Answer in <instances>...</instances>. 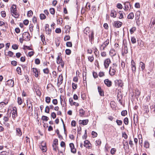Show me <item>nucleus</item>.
<instances>
[{
    "label": "nucleus",
    "instance_id": "f257e3e1",
    "mask_svg": "<svg viewBox=\"0 0 155 155\" xmlns=\"http://www.w3.org/2000/svg\"><path fill=\"white\" fill-rule=\"evenodd\" d=\"M22 37L24 38V41H28L30 40V35L28 32H25L22 34Z\"/></svg>",
    "mask_w": 155,
    "mask_h": 155
},
{
    "label": "nucleus",
    "instance_id": "f03ea898",
    "mask_svg": "<svg viewBox=\"0 0 155 155\" xmlns=\"http://www.w3.org/2000/svg\"><path fill=\"white\" fill-rule=\"evenodd\" d=\"M116 69V68L114 66L110 67L109 73L110 75L113 76L115 74Z\"/></svg>",
    "mask_w": 155,
    "mask_h": 155
},
{
    "label": "nucleus",
    "instance_id": "7ed1b4c3",
    "mask_svg": "<svg viewBox=\"0 0 155 155\" xmlns=\"http://www.w3.org/2000/svg\"><path fill=\"white\" fill-rule=\"evenodd\" d=\"M94 31L93 30L90 31V33L88 35L89 41L92 43V41L94 40Z\"/></svg>",
    "mask_w": 155,
    "mask_h": 155
},
{
    "label": "nucleus",
    "instance_id": "20e7f679",
    "mask_svg": "<svg viewBox=\"0 0 155 155\" xmlns=\"http://www.w3.org/2000/svg\"><path fill=\"white\" fill-rule=\"evenodd\" d=\"M124 9L125 11H127L131 8V6L129 2H127L124 3Z\"/></svg>",
    "mask_w": 155,
    "mask_h": 155
},
{
    "label": "nucleus",
    "instance_id": "39448f33",
    "mask_svg": "<svg viewBox=\"0 0 155 155\" xmlns=\"http://www.w3.org/2000/svg\"><path fill=\"white\" fill-rule=\"evenodd\" d=\"M110 63L111 61L110 58H107L104 61V65L105 68H108Z\"/></svg>",
    "mask_w": 155,
    "mask_h": 155
},
{
    "label": "nucleus",
    "instance_id": "423d86ee",
    "mask_svg": "<svg viewBox=\"0 0 155 155\" xmlns=\"http://www.w3.org/2000/svg\"><path fill=\"white\" fill-rule=\"evenodd\" d=\"M114 83L116 86L122 87L123 86L122 81L120 80H116L114 81Z\"/></svg>",
    "mask_w": 155,
    "mask_h": 155
},
{
    "label": "nucleus",
    "instance_id": "0eeeda50",
    "mask_svg": "<svg viewBox=\"0 0 155 155\" xmlns=\"http://www.w3.org/2000/svg\"><path fill=\"white\" fill-rule=\"evenodd\" d=\"M13 111H12V117L13 118H15L17 116V113L16 107L12 108Z\"/></svg>",
    "mask_w": 155,
    "mask_h": 155
},
{
    "label": "nucleus",
    "instance_id": "6e6552de",
    "mask_svg": "<svg viewBox=\"0 0 155 155\" xmlns=\"http://www.w3.org/2000/svg\"><path fill=\"white\" fill-rule=\"evenodd\" d=\"M123 98V95L121 93H118L117 95V99L118 100L119 103L122 104V99Z\"/></svg>",
    "mask_w": 155,
    "mask_h": 155
},
{
    "label": "nucleus",
    "instance_id": "1a4fd4ad",
    "mask_svg": "<svg viewBox=\"0 0 155 155\" xmlns=\"http://www.w3.org/2000/svg\"><path fill=\"white\" fill-rule=\"evenodd\" d=\"M104 83L108 87H110L112 85V83L111 81L108 79L104 80Z\"/></svg>",
    "mask_w": 155,
    "mask_h": 155
},
{
    "label": "nucleus",
    "instance_id": "9d476101",
    "mask_svg": "<svg viewBox=\"0 0 155 155\" xmlns=\"http://www.w3.org/2000/svg\"><path fill=\"white\" fill-rule=\"evenodd\" d=\"M113 25L116 28H119L121 26L122 22L119 21H115L114 22Z\"/></svg>",
    "mask_w": 155,
    "mask_h": 155
},
{
    "label": "nucleus",
    "instance_id": "9b49d317",
    "mask_svg": "<svg viewBox=\"0 0 155 155\" xmlns=\"http://www.w3.org/2000/svg\"><path fill=\"white\" fill-rule=\"evenodd\" d=\"M32 69L33 72V74L36 78L38 77V70L36 68H32Z\"/></svg>",
    "mask_w": 155,
    "mask_h": 155
},
{
    "label": "nucleus",
    "instance_id": "f8f14e48",
    "mask_svg": "<svg viewBox=\"0 0 155 155\" xmlns=\"http://www.w3.org/2000/svg\"><path fill=\"white\" fill-rule=\"evenodd\" d=\"M61 55V53H59L58 56L57 58L56 62L58 64H59L60 63L63 61L62 60V58L60 57Z\"/></svg>",
    "mask_w": 155,
    "mask_h": 155
},
{
    "label": "nucleus",
    "instance_id": "ddd939ff",
    "mask_svg": "<svg viewBox=\"0 0 155 155\" xmlns=\"http://www.w3.org/2000/svg\"><path fill=\"white\" fill-rule=\"evenodd\" d=\"M11 10L12 13H15V12H17L16 5H12L11 8Z\"/></svg>",
    "mask_w": 155,
    "mask_h": 155
},
{
    "label": "nucleus",
    "instance_id": "4468645a",
    "mask_svg": "<svg viewBox=\"0 0 155 155\" xmlns=\"http://www.w3.org/2000/svg\"><path fill=\"white\" fill-rule=\"evenodd\" d=\"M7 84L11 87H13L14 85V81L12 80H8L7 81Z\"/></svg>",
    "mask_w": 155,
    "mask_h": 155
},
{
    "label": "nucleus",
    "instance_id": "2eb2a0df",
    "mask_svg": "<svg viewBox=\"0 0 155 155\" xmlns=\"http://www.w3.org/2000/svg\"><path fill=\"white\" fill-rule=\"evenodd\" d=\"M100 96H104V92L101 87L98 86L97 87Z\"/></svg>",
    "mask_w": 155,
    "mask_h": 155
},
{
    "label": "nucleus",
    "instance_id": "dca6fc26",
    "mask_svg": "<svg viewBox=\"0 0 155 155\" xmlns=\"http://www.w3.org/2000/svg\"><path fill=\"white\" fill-rule=\"evenodd\" d=\"M16 134L18 136H21L22 135L21 129L20 128H16Z\"/></svg>",
    "mask_w": 155,
    "mask_h": 155
},
{
    "label": "nucleus",
    "instance_id": "f3484780",
    "mask_svg": "<svg viewBox=\"0 0 155 155\" xmlns=\"http://www.w3.org/2000/svg\"><path fill=\"white\" fill-rule=\"evenodd\" d=\"M80 121H81V122L80 123L81 124L83 125H86L87 124L88 122V120L87 119H86L83 120L82 121L80 120L79 121V122H80Z\"/></svg>",
    "mask_w": 155,
    "mask_h": 155
},
{
    "label": "nucleus",
    "instance_id": "a211bd4d",
    "mask_svg": "<svg viewBox=\"0 0 155 155\" xmlns=\"http://www.w3.org/2000/svg\"><path fill=\"white\" fill-rule=\"evenodd\" d=\"M116 12L115 11L113 10L111 11L110 15L112 17L115 18L116 17Z\"/></svg>",
    "mask_w": 155,
    "mask_h": 155
},
{
    "label": "nucleus",
    "instance_id": "6ab92c4d",
    "mask_svg": "<svg viewBox=\"0 0 155 155\" xmlns=\"http://www.w3.org/2000/svg\"><path fill=\"white\" fill-rule=\"evenodd\" d=\"M90 28L89 27H87L84 30V33L86 34L87 35L88 34L90 33V31L89 30Z\"/></svg>",
    "mask_w": 155,
    "mask_h": 155
},
{
    "label": "nucleus",
    "instance_id": "aec40b11",
    "mask_svg": "<svg viewBox=\"0 0 155 155\" xmlns=\"http://www.w3.org/2000/svg\"><path fill=\"white\" fill-rule=\"evenodd\" d=\"M63 80V77L62 75L61 74L59 76V78L58 79V81L57 84H58L59 83V81H60L61 82V83H60V84H61L62 83Z\"/></svg>",
    "mask_w": 155,
    "mask_h": 155
},
{
    "label": "nucleus",
    "instance_id": "412c9836",
    "mask_svg": "<svg viewBox=\"0 0 155 155\" xmlns=\"http://www.w3.org/2000/svg\"><path fill=\"white\" fill-rule=\"evenodd\" d=\"M135 97L137 98L140 95V91L138 89H136L135 90Z\"/></svg>",
    "mask_w": 155,
    "mask_h": 155
},
{
    "label": "nucleus",
    "instance_id": "4be33fe9",
    "mask_svg": "<svg viewBox=\"0 0 155 155\" xmlns=\"http://www.w3.org/2000/svg\"><path fill=\"white\" fill-rule=\"evenodd\" d=\"M140 67H141L142 71H143L145 68V64L143 62L141 61L140 63Z\"/></svg>",
    "mask_w": 155,
    "mask_h": 155
},
{
    "label": "nucleus",
    "instance_id": "5701e85b",
    "mask_svg": "<svg viewBox=\"0 0 155 155\" xmlns=\"http://www.w3.org/2000/svg\"><path fill=\"white\" fill-rule=\"evenodd\" d=\"M84 146L86 148L90 147L89 143V142L88 140H86L84 142Z\"/></svg>",
    "mask_w": 155,
    "mask_h": 155
},
{
    "label": "nucleus",
    "instance_id": "b1692460",
    "mask_svg": "<svg viewBox=\"0 0 155 155\" xmlns=\"http://www.w3.org/2000/svg\"><path fill=\"white\" fill-rule=\"evenodd\" d=\"M124 149H129V147L128 142L126 141L124 144Z\"/></svg>",
    "mask_w": 155,
    "mask_h": 155
},
{
    "label": "nucleus",
    "instance_id": "393cba45",
    "mask_svg": "<svg viewBox=\"0 0 155 155\" xmlns=\"http://www.w3.org/2000/svg\"><path fill=\"white\" fill-rule=\"evenodd\" d=\"M85 111L83 109H80L79 110L80 115L81 117L83 116L85 114Z\"/></svg>",
    "mask_w": 155,
    "mask_h": 155
},
{
    "label": "nucleus",
    "instance_id": "a878e982",
    "mask_svg": "<svg viewBox=\"0 0 155 155\" xmlns=\"http://www.w3.org/2000/svg\"><path fill=\"white\" fill-rule=\"evenodd\" d=\"M150 144L147 141H145L144 143V146L146 148H148L149 147Z\"/></svg>",
    "mask_w": 155,
    "mask_h": 155
},
{
    "label": "nucleus",
    "instance_id": "bb28decb",
    "mask_svg": "<svg viewBox=\"0 0 155 155\" xmlns=\"http://www.w3.org/2000/svg\"><path fill=\"white\" fill-rule=\"evenodd\" d=\"M134 17V14L132 12L130 13L127 16L128 18L130 19H132Z\"/></svg>",
    "mask_w": 155,
    "mask_h": 155
},
{
    "label": "nucleus",
    "instance_id": "cd10ccee",
    "mask_svg": "<svg viewBox=\"0 0 155 155\" xmlns=\"http://www.w3.org/2000/svg\"><path fill=\"white\" fill-rule=\"evenodd\" d=\"M45 31L46 34L49 35L50 34L51 30V29H50L49 28H45Z\"/></svg>",
    "mask_w": 155,
    "mask_h": 155
},
{
    "label": "nucleus",
    "instance_id": "c85d7f7f",
    "mask_svg": "<svg viewBox=\"0 0 155 155\" xmlns=\"http://www.w3.org/2000/svg\"><path fill=\"white\" fill-rule=\"evenodd\" d=\"M40 148L43 151V152H45L46 150V147L45 146L41 145L40 146Z\"/></svg>",
    "mask_w": 155,
    "mask_h": 155
},
{
    "label": "nucleus",
    "instance_id": "c756f323",
    "mask_svg": "<svg viewBox=\"0 0 155 155\" xmlns=\"http://www.w3.org/2000/svg\"><path fill=\"white\" fill-rule=\"evenodd\" d=\"M136 28L135 27H133L131 28L130 30V32L131 34H132L134 33V32L136 31Z\"/></svg>",
    "mask_w": 155,
    "mask_h": 155
},
{
    "label": "nucleus",
    "instance_id": "7c9ffc66",
    "mask_svg": "<svg viewBox=\"0 0 155 155\" xmlns=\"http://www.w3.org/2000/svg\"><path fill=\"white\" fill-rule=\"evenodd\" d=\"M116 151V150L114 148H112L110 151V153L112 155H114L115 154Z\"/></svg>",
    "mask_w": 155,
    "mask_h": 155
},
{
    "label": "nucleus",
    "instance_id": "2f4dec72",
    "mask_svg": "<svg viewBox=\"0 0 155 155\" xmlns=\"http://www.w3.org/2000/svg\"><path fill=\"white\" fill-rule=\"evenodd\" d=\"M110 53L113 56H114L116 54L115 51L114 49H111L110 51Z\"/></svg>",
    "mask_w": 155,
    "mask_h": 155
},
{
    "label": "nucleus",
    "instance_id": "473e14b6",
    "mask_svg": "<svg viewBox=\"0 0 155 155\" xmlns=\"http://www.w3.org/2000/svg\"><path fill=\"white\" fill-rule=\"evenodd\" d=\"M43 71L45 74H48L49 73V69L48 68H47L44 69L43 70Z\"/></svg>",
    "mask_w": 155,
    "mask_h": 155
},
{
    "label": "nucleus",
    "instance_id": "72a5a7b5",
    "mask_svg": "<svg viewBox=\"0 0 155 155\" xmlns=\"http://www.w3.org/2000/svg\"><path fill=\"white\" fill-rule=\"evenodd\" d=\"M151 27L153 26L155 24V19L152 18L151 20Z\"/></svg>",
    "mask_w": 155,
    "mask_h": 155
},
{
    "label": "nucleus",
    "instance_id": "f704fd0d",
    "mask_svg": "<svg viewBox=\"0 0 155 155\" xmlns=\"http://www.w3.org/2000/svg\"><path fill=\"white\" fill-rule=\"evenodd\" d=\"M67 47H71L72 46V43L71 42L68 41L66 43Z\"/></svg>",
    "mask_w": 155,
    "mask_h": 155
},
{
    "label": "nucleus",
    "instance_id": "c9c22d12",
    "mask_svg": "<svg viewBox=\"0 0 155 155\" xmlns=\"http://www.w3.org/2000/svg\"><path fill=\"white\" fill-rule=\"evenodd\" d=\"M36 94L38 96L40 97L41 95V93L39 89H36Z\"/></svg>",
    "mask_w": 155,
    "mask_h": 155
},
{
    "label": "nucleus",
    "instance_id": "e433bc0d",
    "mask_svg": "<svg viewBox=\"0 0 155 155\" xmlns=\"http://www.w3.org/2000/svg\"><path fill=\"white\" fill-rule=\"evenodd\" d=\"M109 39H107L106 41H105L103 43V44L104 45H105V47H106L108 44H109Z\"/></svg>",
    "mask_w": 155,
    "mask_h": 155
},
{
    "label": "nucleus",
    "instance_id": "4c0bfd02",
    "mask_svg": "<svg viewBox=\"0 0 155 155\" xmlns=\"http://www.w3.org/2000/svg\"><path fill=\"white\" fill-rule=\"evenodd\" d=\"M16 71L18 72V74H19L20 75H21V68L20 67H18L17 69H16Z\"/></svg>",
    "mask_w": 155,
    "mask_h": 155
},
{
    "label": "nucleus",
    "instance_id": "58836bf2",
    "mask_svg": "<svg viewBox=\"0 0 155 155\" xmlns=\"http://www.w3.org/2000/svg\"><path fill=\"white\" fill-rule=\"evenodd\" d=\"M131 40L133 44L135 43L136 42V38L134 37H131Z\"/></svg>",
    "mask_w": 155,
    "mask_h": 155
},
{
    "label": "nucleus",
    "instance_id": "ea45409f",
    "mask_svg": "<svg viewBox=\"0 0 155 155\" xmlns=\"http://www.w3.org/2000/svg\"><path fill=\"white\" fill-rule=\"evenodd\" d=\"M40 18L41 20L44 19L46 18V16L43 14H41L40 16Z\"/></svg>",
    "mask_w": 155,
    "mask_h": 155
},
{
    "label": "nucleus",
    "instance_id": "a19ab883",
    "mask_svg": "<svg viewBox=\"0 0 155 155\" xmlns=\"http://www.w3.org/2000/svg\"><path fill=\"white\" fill-rule=\"evenodd\" d=\"M88 59L89 61H90L91 62H92L93 61L94 59L93 56H92L88 57Z\"/></svg>",
    "mask_w": 155,
    "mask_h": 155
},
{
    "label": "nucleus",
    "instance_id": "79ce46f5",
    "mask_svg": "<svg viewBox=\"0 0 155 155\" xmlns=\"http://www.w3.org/2000/svg\"><path fill=\"white\" fill-rule=\"evenodd\" d=\"M135 67H136V63L134 61L132 60L131 61V68Z\"/></svg>",
    "mask_w": 155,
    "mask_h": 155
},
{
    "label": "nucleus",
    "instance_id": "37998d69",
    "mask_svg": "<svg viewBox=\"0 0 155 155\" xmlns=\"http://www.w3.org/2000/svg\"><path fill=\"white\" fill-rule=\"evenodd\" d=\"M33 14V13L32 11L31 10H30L28 12L27 15L28 17H30L32 16Z\"/></svg>",
    "mask_w": 155,
    "mask_h": 155
},
{
    "label": "nucleus",
    "instance_id": "c03bdc74",
    "mask_svg": "<svg viewBox=\"0 0 155 155\" xmlns=\"http://www.w3.org/2000/svg\"><path fill=\"white\" fill-rule=\"evenodd\" d=\"M42 119L43 120L47 121L48 120V117L45 116H43L42 117Z\"/></svg>",
    "mask_w": 155,
    "mask_h": 155
},
{
    "label": "nucleus",
    "instance_id": "a18cd8bd",
    "mask_svg": "<svg viewBox=\"0 0 155 155\" xmlns=\"http://www.w3.org/2000/svg\"><path fill=\"white\" fill-rule=\"evenodd\" d=\"M124 123L126 125L128 124V119L127 117L125 118L124 120Z\"/></svg>",
    "mask_w": 155,
    "mask_h": 155
},
{
    "label": "nucleus",
    "instance_id": "49530a36",
    "mask_svg": "<svg viewBox=\"0 0 155 155\" xmlns=\"http://www.w3.org/2000/svg\"><path fill=\"white\" fill-rule=\"evenodd\" d=\"M50 13L54 15L55 13V10L53 8H51L50 9Z\"/></svg>",
    "mask_w": 155,
    "mask_h": 155
},
{
    "label": "nucleus",
    "instance_id": "de8ad7c7",
    "mask_svg": "<svg viewBox=\"0 0 155 155\" xmlns=\"http://www.w3.org/2000/svg\"><path fill=\"white\" fill-rule=\"evenodd\" d=\"M51 98L49 97H45V101L46 103H49L50 102Z\"/></svg>",
    "mask_w": 155,
    "mask_h": 155
},
{
    "label": "nucleus",
    "instance_id": "09e8293b",
    "mask_svg": "<svg viewBox=\"0 0 155 155\" xmlns=\"http://www.w3.org/2000/svg\"><path fill=\"white\" fill-rule=\"evenodd\" d=\"M72 87L73 89L74 90H75L77 88V84H76L74 83H72Z\"/></svg>",
    "mask_w": 155,
    "mask_h": 155
},
{
    "label": "nucleus",
    "instance_id": "8fccbe9b",
    "mask_svg": "<svg viewBox=\"0 0 155 155\" xmlns=\"http://www.w3.org/2000/svg\"><path fill=\"white\" fill-rule=\"evenodd\" d=\"M65 52L67 55H70L71 54V51L69 49H66L65 50Z\"/></svg>",
    "mask_w": 155,
    "mask_h": 155
},
{
    "label": "nucleus",
    "instance_id": "3c124183",
    "mask_svg": "<svg viewBox=\"0 0 155 155\" xmlns=\"http://www.w3.org/2000/svg\"><path fill=\"white\" fill-rule=\"evenodd\" d=\"M70 37L69 35H66L64 38V40L65 41H68L70 39Z\"/></svg>",
    "mask_w": 155,
    "mask_h": 155
},
{
    "label": "nucleus",
    "instance_id": "603ef678",
    "mask_svg": "<svg viewBox=\"0 0 155 155\" xmlns=\"http://www.w3.org/2000/svg\"><path fill=\"white\" fill-rule=\"evenodd\" d=\"M127 114V111L126 110H123L121 113V114L122 116H125Z\"/></svg>",
    "mask_w": 155,
    "mask_h": 155
},
{
    "label": "nucleus",
    "instance_id": "864d4df0",
    "mask_svg": "<svg viewBox=\"0 0 155 155\" xmlns=\"http://www.w3.org/2000/svg\"><path fill=\"white\" fill-rule=\"evenodd\" d=\"M34 26L32 24H30L29 26V29L30 31L31 32L33 31V27Z\"/></svg>",
    "mask_w": 155,
    "mask_h": 155
},
{
    "label": "nucleus",
    "instance_id": "5fc2aeb1",
    "mask_svg": "<svg viewBox=\"0 0 155 155\" xmlns=\"http://www.w3.org/2000/svg\"><path fill=\"white\" fill-rule=\"evenodd\" d=\"M116 122L118 125L120 126L122 125V121L121 120H117Z\"/></svg>",
    "mask_w": 155,
    "mask_h": 155
},
{
    "label": "nucleus",
    "instance_id": "6e6d98bb",
    "mask_svg": "<svg viewBox=\"0 0 155 155\" xmlns=\"http://www.w3.org/2000/svg\"><path fill=\"white\" fill-rule=\"evenodd\" d=\"M18 104L20 105L22 103V100L21 98L19 97L18 98Z\"/></svg>",
    "mask_w": 155,
    "mask_h": 155
},
{
    "label": "nucleus",
    "instance_id": "4d7b16f0",
    "mask_svg": "<svg viewBox=\"0 0 155 155\" xmlns=\"http://www.w3.org/2000/svg\"><path fill=\"white\" fill-rule=\"evenodd\" d=\"M53 144H54V145L55 146L58 144V140L57 139H54L53 142Z\"/></svg>",
    "mask_w": 155,
    "mask_h": 155
},
{
    "label": "nucleus",
    "instance_id": "13d9d810",
    "mask_svg": "<svg viewBox=\"0 0 155 155\" xmlns=\"http://www.w3.org/2000/svg\"><path fill=\"white\" fill-rule=\"evenodd\" d=\"M1 15L3 17H5L6 16V13L5 11H3L1 12Z\"/></svg>",
    "mask_w": 155,
    "mask_h": 155
},
{
    "label": "nucleus",
    "instance_id": "bf43d9fd",
    "mask_svg": "<svg viewBox=\"0 0 155 155\" xmlns=\"http://www.w3.org/2000/svg\"><path fill=\"white\" fill-rule=\"evenodd\" d=\"M12 48L14 50L17 49L18 48V45L16 44H14L12 45Z\"/></svg>",
    "mask_w": 155,
    "mask_h": 155
},
{
    "label": "nucleus",
    "instance_id": "052dcab7",
    "mask_svg": "<svg viewBox=\"0 0 155 155\" xmlns=\"http://www.w3.org/2000/svg\"><path fill=\"white\" fill-rule=\"evenodd\" d=\"M35 63L37 64H39L40 63V60L38 58H36L35 59Z\"/></svg>",
    "mask_w": 155,
    "mask_h": 155
},
{
    "label": "nucleus",
    "instance_id": "680f3d73",
    "mask_svg": "<svg viewBox=\"0 0 155 155\" xmlns=\"http://www.w3.org/2000/svg\"><path fill=\"white\" fill-rule=\"evenodd\" d=\"M117 7L120 9H122L123 7L122 5L120 3H118L117 6Z\"/></svg>",
    "mask_w": 155,
    "mask_h": 155
},
{
    "label": "nucleus",
    "instance_id": "e2e57ef3",
    "mask_svg": "<svg viewBox=\"0 0 155 155\" xmlns=\"http://www.w3.org/2000/svg\"><path fill=\"white\" fill-rule=\"evenodd\" d=\"M92 135L93 136V137H96L97 136V134L96 132H94V131H92Z\"/></svg>",
    "mask_w": 155,
    "mask_h": 155
},
{
    "label": "nucleus",
    "instance_id": "0e129e2a",
    "mask_svg": "<svg viewBox=\"0 0 155 155\" xmlns=\"http://www.w3.org/2000/svg\"><path fill=\"white\" fill-rule=\"evenodd\" d=\"M93 75L94 77L95 78H97L98 77V75L97 73L95 72H93Z\"/></svg>",
    "mask_w": 155,
    "mask_h": 155
},
{
    "label": "nucleus",
    "instance_id": "69168bd1",
    "mask_svg": "<svg viewBox=\"0 0 155 155\" xmlns=\"http://www.w3.org/2000/svg\"><path fill=\"white\" fill-rule=\"evenodd\" d=\"M55 31L56 33H59L61 32V30L60 28H57L56 29Z\"/></svg>",
    "mask_w": 155,
    "mask_h": 155
},
{
    "label": "nucleus",
    "instance_id": "338daca9",
    "mask_svg": "<svg viewBox=\"0 0 155 155\" xmlns=\"http://www.w3.org/2000/svg\"><path fill=\"white\" fill-rule=\"evenodd\" d=\"M29 23V21L28 20H25L23 21V23L25 25H27Z\"/></svg>",
    "mask_w": 155,
    "mask_h": 155
},
{
    "label": "nucleus",
    "instance_id": "774afa93",
    "mask_svg": "<svg viewBox=\"0 0 155 155\" xmlns=\"http://www.w3.org/2000/svg\"><path fill=\"white\" fill-rule=\"evenodd\" d=\"M0 155H8L7 152L5 151H3L1 153Z\"/></svg>",
    "mask_w": 155,
    "mask_h": 155
}]
</instances>
